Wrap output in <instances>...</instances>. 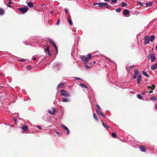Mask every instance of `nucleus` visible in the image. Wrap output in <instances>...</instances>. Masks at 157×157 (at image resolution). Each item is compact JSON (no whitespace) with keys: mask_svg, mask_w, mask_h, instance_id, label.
<instances>
[{"mask_svg":"<svg viewBox=\"0 0 157 157\" xmlns=\"http://www.w3.org/2000/svg\"><path fill=\"white\" fill-rule=\"evenodd\" d=\"M80 57L81 60L84 63H86L89 60L91 59V55L90 53H89L88 54L87 57L85 56H82Z\"/></svg>","mask_w":157,"mask_h":157,"instance_id":"nucleus-1","label":"nucleus"},{"mask_svg":"<svg viewBox=\"0 0 157 157\" xmlns=\"http://www.w3.org/2000/svg\"><path fill=\"white\" fill-rule=\"evenodd\" d=\"M60 92L61 93V96L67 98L70 97V94L64 90H60Z\"/></svg>","mask_w":157,"mask_h":157,"instance_id":"nucleus-2","label":"nucleus"},{"mask_svg":"<svg viewBox=\"0 0 157 157\" xmlns=\"http://www.w3.org/2000/svg\"><path fill=\"white\" fill-rule=\"evenodd\" d=\"M29 8L26 6H25L23 7H21L19 8L18 9V11L20 12L22 14H24L27 12Z\"/></svg>","mask_w":157,"mask_h":157,"instance_id":"nucleus-3","label":"nucleus"},{"mask_svg":"<svg viewBox=\"0 0 157 157\" xmlns=\"http://www.w3.org/2000/svg\"><path fill=\"white\" fill-rule=\"evenodd\" d=\"M151 85V86H147V87L148 88L149 90L147 91V93H152V90L155 89V86L153 85Z\"/></svg>","mask_w":157,"mask_h":157,"instance_id":"nucleus-4","label":"nucleus"},{"mask_svg":"<svg viewBox=\"0 0 157 157\" xmlns=\"http://www.w3.org/2000/svg\"><path fill=\"white\" fill-rule=\"evenodd\" d=\"M148 59H150L151 62H153L156 59V57L155 55L153 54H151L148 55Z\"/></svg>","mask_w":157,"mask_h":157,"instance_id":"nucleus-5","label":"nucleus"},{"mask_svg":"<svg viewBox=\"0 0 157 157\" xmlns=\"http://www.w3.org/2000/svg\"><path fill=\"white\" fill-rule=\"evenodd\" d=\"M96 5H98L99 7H101L103 6H105L108 5L107 4V3L105 2L95 3L94 4V6Z\"/></svg>","mask_w":157,"mask_h":157,"instance_id":"nucleus-6","label":"nucleus"},{"mask_svg":"<svg viewBox=\"0 0 157 157\" xmlns=\"http://www.w3.org/2000/svg\"><path fill=\"white\" fill-rule=\"evenodd\" d=\"M144 44H147L149 43V37L148 36H145L144 37Z\"/></svg>","mask_w":157,"mask_h":157,"instance_id":"nucleus-7","label":"nucleus"},{"mask_svg":"<svg viewBox=\"0 0 157 157\" xmlns=\"http://www.w3.org/2000/svg\"><path fill=\"white\" fill-rule=\"evenodd\" d=\"M26 3L28 6L30 8H32L33 6V3L31 1V0H27L26 1Z\"/></svg>","mask_w":157,"mask_h":157,"instance_id":"nucleus-8","label":"nucleus"},{"mask_svg":"<svg viewBox=\"0 0 157 157\" xmlns=\"http://www.w3.org/2000/svg\"><path fill=\"white\" fill-rule=\"evenodd\" d=\"M129 14V11L127 9H125L123 11V15H125L126 17H128L129 16H127Z\"/></svg>","mask_w":157,"mask_h":157,"instance_id":"nucleus-9","label":"nucleus"},{"mask_svg":"<svg viewBox=\"0 0 157 157\" xmlns=\"http://www.w3.org/2000/svg\"><path fill=\"white\" fill-rule=\"evenodd\" d=\"M61 101L62 102H69L70 101V100L69 99H67L65 98H63Z\"/></svg>","mask_w":157,"mask_h":157,"instance_id":"nucleus-10","label":"nucleus"},{"mask_svg":"<svg viewBox=\"0 0 157 157\" xmlns=\"http://www.w3.org/2000/svg\"><path fill=\"white\" fill-rule=\"evenodd\" d=\"M139 147L140 150L143 152H145L146 151V148L143 146H140Z\"/></svg>","mask_w":157,"mask_h":157,"instance_id":"nucleus-11","label":"nucleus"},{"mask_svg":"<svg viewBox=\"0 0 157 157\" xmlns=\"http://www.w3.org/2000/svg\"><path fill=\"white\" fill-rule=\"evenodd\" d=\"M151 68L153 70L156 69L157 68V63L155 64L151 65Z\"/></svg>","mask_w":157,"mask_h":157,"instance_id":"nucleus-12","label":"nucleus"},{"mask_svg":"<svg viewBox=\"0 0 157 157\" xmlns=\"http://www.w3.org/2000/svg\"><path fill=\"white\" fill-rule=\"evenodd\" d=\"M142 78V76L141 75H138L137 78V83L139 84Z\"/></svg>","mask_w":157,"mask_h":157,"instance_id":"nucleus-13","label":"nucleus"},{"mask_svg":"<svg viewBox=\"0 0 157 157\" xmlns=\"http://www.w3.org/2000/svg\"><path fill=\"white\" fill-rule=\"evenodd\" d=\"M52 44V46L55 48L56 50V54H57L58 53V48H57V47L56 46L55 43L54 42H53Z\"/></svg>","mask_w":157,"mask_h":157,"instance_id":"nucleus-14","label":"nucleus"},{"mask_svg":"<svg viewBox=\"0 0 157 157\" xmlns=\"http://www.w3.org/2000/svg\"><path fill=\"white\" fill-rule=\"evenodd\" d=\"M79 85L83 88H84L87 89H88V87L84 84L81 83Z\"/></svg>","mask_w":157,"mask_h":157,"instance_id":"nucleus-15","label":"nucleus"},{"mask_svg":"<svg viewBox=\"0 0 157 157\" xmlns=\"http://www.w3.org/2000/svg\"><path fill=\"white\" fill-rule=\"evenodd\" d=\"M64 85H65V84L63 83L59 84L57 86V90H58L59 88H63V87H62V86H63Z\"/></svg>","mask_w":157,"mask_h":157,"instance_id":"nucleus-16","label":"nucleus"},{"mask_svg":"<svg viewBox=\"0 0 157 157\" xmlns=\"http://www.w3.org/2000/svg\"><path fill=\"white\" fill-rule=\"evenodd\" d=\"M155 36L154 35H151L150 37L149 38L150 41L151 42H153L154 40L155 39Z\"/></svg>","mask_w":157,"mask_h":157,"instance_id":"nucleus-17","label":"nucleus"},{"mask_svg":"<svg viewBox=\"0 0 157 157\" xmlns=\"http://www.w3.org/2000/svg\"><path fill=\"white\" fill-rule=\"evenodd\" d=\"M142 73L143 75H144V76H146V77L148 78L149 77V75H148L147 73L145 71H143L142 72Z\"/></svg>","mask_w":157,"mask_h":157,"instance_id":"nucleus-18","label":"nucleus"},{"mask_svg":"<svg viewBox=\"0 0 157 157\" xmlns=\"http://www.w3.org/2000/svg\"><path fill=\"white\" fill-rule=\"evenodd\" d=\"M4 12H5L3 9L2 8H0V15H3L4 14Z\"/></svg>","mask_w":157,"mask_h":157,"instance_id":"nucleus-19","label":"nucleus"},{"mask_svg":"<svg viewBox=\"0 0 157 157\" xmlns=\"http://www.w3.org/2000/svg\"><path fill=\"white\" fill-rule=\"evenodd\" d=\"M97 113L100 115L104 116V114L100 111V110H96Z\"/></svg>","mask_w":157,"mask_h":157,"instance_id":"nucleus-20","label":"nucleus"},{"mask_svg":"<svg viewBox=\"0 0 157 157\" xmlns=\"http://www.w3.org/2000/svg\"><path fill=\"white\" fill-rule=\"evenodd\" d=\"M22 128L23 130L26 131L28 129V127L26 126H24L22 127Z\"/></svg>","mask_w":157,"mask_h":157,"instance_id":"nucleus-21","label":"nucleus"},{"mask_svg":"<svg viewBox=\"0 0 157 157\" xmlns=\"http://www.w3.org/2000/svg\"><path fill=\"white\" fill-rule=\"evenodd\" d=\"M54 67L58 66L59 67L60 66V64L59 63H54Z\"/></svg>","mask_w":157,"mask_h":157,"instance_id":"nucleus-22","label":"nucleus"},{"mask_svg":"<svg viewBox=\"0 0 157 157\" xmlns=\"http://www.w3.org/2000/svg\"><path fill=\"white\" fill-rule=\"evenodd\" d=\"M152 4V3L151 2H148L146 3V5L147 6H151Z\"/></svg>","mask_w":157,"mask_h":157,"instance_id":"nucleus-23","label":"nucleus"},{"mask_svg":"<svg viewBox=\"0 0 157 157\" xmlns=\"http://www.w3.org/2000/svg\"><path fill=\"white\" fill-rule=\"evenodd\" d=\"M84 67L86 69H90V67L89 65H84Z\"/></svg>","mask_w":157,"mask_h":157,"instance_id":"nucleus-24","label":"nucleus"},{"mask_svg":"<svg viewBox=\"0 0 157 157\" xmlns=\"http://www.w3.org/2000/svg\"><path fill=\"white\" fill-rule=\"evenodd\" d=\"M68 22H69V24L70 25H72V21L71 20V18H68Z\"/></svg>","mask_w":157,"mask_h":157,"instance_id":"nucleus-25","label":"nucleus"},{"mask_svg":"<svg viewBox=\"0 0 157 157\" xmlns=\"http://www.w3.org/2000/svg\"><path fill=\"white\" fill-rule=\"evenodd\" d=\"M102 124L104 127L106 128H109V126L106 125L104 122H102Z\"/></svg>","mask_w":157,"mask_h":157,"instance_id":"nucleus-26","label":"nucleus"},{"mask_svg":"<svg viewBox=\"0 0 157 157\" xmlns=\"http://www.w3.org/2000/svg\"><path fill=\"white\" fill-rule=\"evenodd\" d=\"M45 52L46 53H47L48 52L49 53V50L48 47H47L45 49H44Z\"/></svg>","mask_w":157,"mask_h":157,"instance_id":"nucleus-27","label":"nucleus"},{"mask_svg":"<svg viewBox=\"0 0 157 157\" xmlns=\"http://www.w3.org/2000/svg\"><path fill=\"white\" fill-rule=\"evenodd\" d=\"M127 5H128L125 2H123L121 4V6L123 7H126Z\"/></svg>","mask_w":157,"mask_h":157,"instance_id":"nucleus-28","label":"nucleus"},{"mask_svg":"<svg viewBox=\"0 0 157 157\" xmlns=\"http://www.w3.org/2000/svg\"><path fill=\"white\" fill-rule=\"evenodd\" d=\"M93 117H94V118L96 120L98 121V119L97 117V116L96 115V114L95 113H93Z\"/></svg>","mask_w":157,"mask_h":157,"instance_id":"nucleus-29","label":"nucleus"},{"mask_svg":"<svg viewBox=\"0 0 157 157\" xmlns=\"http://www.w3.org/2000/svg\"><path fill=\"white\" fill-rule=\"evenodd\" d=\"M113 138H115L117 136V135L114 132H113L111 134Z\"/></svg>","mask_w":157,"mask_h":157,"instance_id":"nucleus-30","label":"nucleus"},{"mask_svg":"<svg viewBox=\"0 0 157 157\" xmlns=\"http://www.w3.org/2000/svg\"><path fill=\"white\" fill-rule=\"evenodd\" d=\"M121 10V8H117L116 9V11L117 12H120Z\"/></svg>","mask_w":157,"mask_h":157,"instance_id":"nucleus-31","label":"nucleus"},{"mask_svg":"<svg viewBox=\"0 0 157 157\" xmlns=\"http://www.w3.org/2000/svg\"><path fill=\"white\" fill-rule=\"evenodd\" d=\"M150 98L151 100H155V101H156L157 100L156 98L155 97H151Z\"/></svg>","mask_w":157,"mask_h":157,"instance_id":"nucleus-32","label":"nucleus"},{"mask_svg":"<svg viewBox=\"0 0 157 157\" xmlns=\"http://www.w3.org/2000/svg\"><path fill=\"white\" fill-rule=\"evenodd\" d=\"M137 97L139 99H141L142 98V96L139 94H138L137 95Z\"/></svg>","mask_w":157,"mask_h":157,"instance_id":"nucleus-33","label":"nucleus"},{"mask_svg":"<svg viewBox=\"0 0 157 157\" xmlns=\"http://www.w3.org/2000/svg\"><path fill=\"white\" fill-rule=\"evenodd\" d=\"M134 74H136L137 75L139 73V71L137 69H135L134 71Z\"/></svg>","mask_w":157,"mask_h":157,"instance_id":"nucleus-34","label":"nucleus"},{"mask_svg":"<svg viewBox=\"0 0 157 157\" xmlns=\"http://www.w3.org/2000/svg\"><path fill=\"white\" fill-rule=\"evenodd\" d=\"M48 113L52 114V115H55V113H54V112H52L50 110H49L48 111Z\"/></svg>","mask_w":157,"mask_h":157,"instance_id":"nucleus-35","label":"nucleus"},{"mask_svg":"<svg viewBox=\"0 0 157 157\" xmlns=\"http://www.w3.org/2000/svg\"><path fill=\"white\" fill-rule=\"evenodd\" d=\"M62 128H63V129H67V128L66 127L65 125L63 124H62L61 126Z\"/></svg>","mask_w":157,"mask_h":157,"instance_id":"nucleus-36","label":"nucleus"},{"mask_svg":"<svg viewBox=\"0 0 157 157\" xmlns=\"http://www.w3.org/2000/svg\"><path fill=\"white\" fill-rule=\"evenodd\" d=\"M52 110L53 111V112H54V113L57 112V111L56 110V109L55 108H52Z\"/></svg>","mask_w":157,"mask_h":157,"instance_id":"nucleus-37","label":"nucleus"},{"mask_svg":"<svg viewBox=\"0 0 157 157\" xmlns=\"http://www.w3.org/2000/svg\"><path fill=\"white\" fill-rule=\"evenodd\" d=\"M26 68L28 70H29L31 69V68L29 66H28L26 67Z\"/></svg>","mask_w":157,"mask_h":157,"instance_id":"nucleus-38","label":"nucleus"},{"mask_svg":"<svg viewBox=\"0 0 157 157\" xmlns=\"http://www.w3.org/2000/svg\"><path fill=\"white\" fill-rule=\"evenodd\" d=\"M96 106L97 108V110H100V106L98 104L96 105Z\"/></svg>","mask_w":157,"mask_h":157,"instance_id":"nucleus-39","label":"nucleus"},{"mask_svg":"<svg viewBox=\"0 0 157 157\" xmlns=\"http://www.w3.org/2000/svg\"><path fill=\"white\" fill-rule=\"evenodd\" d=\"M25 60L23 59H19L18 61L19 62H23L25 61Z\"/></svg>","mask_w":157,"mask_h":157,"instance_id":"nucleus-40","label":"nucleus"},{"mask_svg":"<svg viewBox=\"0 0 157 157\" xmlns=\"http://www.w3.org/2000/svg\"><path fill=\"white\" fill-rule=\"evenodd\" d=\"M137 76V75H136V74H134L133 75V79L136 78Z\"/></svg>","mask_w":157,"mask_h":157,"instance_id":"nucleus-41","label":"nucleus"},{"mask_svg":"<svg viewBox=\"0 0 157 157\" xmlns=\"http://www.w3.org/2000/svg\"><path fill=\"white\" fill-rule=\"evenodd\" d=\"M48 41L51 44H52L54 42L52 40L50 39H49V40Z\"/></svg>","mask_w":157,"mask_h":157,"instance_id":"nucleus-42","label":"nucleus"},{"mask_svg":"<svg viewBox=\"0 0 157 157\" xmlns=\"http://www.w3.org/2000/svg\"><path fill=\"white\" fill-rule=\"evenodd\" d=\"M117 0H111V2L113 3H115L117 2Z\"/></svg>","mask_w":157,"mask_h":157,"instance_id":"nucleus-43","label":"nucleus"},{"mask_svg":"<svg viewBox=\"0 0 157 157\" xmlns=\"http://www.w3.org/2000/svg\"><path fill=\"white\" fill-rule=\"evenodd\" d=\"M135 67V65H132L131 66H130V67H129V69H131L132 68H133V67Z\"/></svg>","mask_w":157,"mask_h":157,"instance_id":"nucleus-44","label":"nucleus"},{"mask_svg":"<svg viewBox=\"0 0 157 157\" xmlns=\"http://www.w3.org/2000/svg\"><path fill=\"white\" fill-rule=\"evenodd\" d=\"M75 80H80L81 79L78 78V77H75Z\"/></svg>","mask_w":157,"mask_h":157,"instance_id":"nucleus-45","label":"nucleus"},{"mask_svg":"<svg viewBox=\"0 0 157 157\" xmlns=\"http://www.w3.org/2000/svg\"><path fill=\"white\" fill-rule=\"evenodd\" d=\"M59 21H60L59 19V18L57 21V23H56L57 25H58L59 24Z\"/></svg>","mask_w":157,"mask_h":157,"instance_id":"nucleus-46","label":"nucleus"},{"mask_svg":"<svg viewBox=\"0 0 157 157\" xmlns=\"http://www.w3.org/2000/svg\"><path fill=\"white\" fill-rule=\"evenodd\" d=\"M65 11L66 12V13H67L68 12V10L67 9V8H65Z\"/></svg>","mask_w":157,"mask_h":157,"instance_id":"nucleus-47","label":"nucleus"},{"mask_svg":"<svg viewBox=\"0 0 157 157\" xmlns=\"http://www.w3.org/2000/svg\"><path fill=\"white\" fill-rule=\"evenodd\" d=\"M66 130L67 131V134H69V129H68V128H67V129H66Z\"/></svg>","mask_w":157,"mask_h":157,"instance_id":"nucleus-48","label":"nucleus"},{"mask_svg":"<svg viewBox=\"0 0 157 157\" xmlns=\"http://www.w3.org/2000/svg\"><path fill=\"white\" fill-rule=\"evenodd\" d=\"M36 59V57H33V59L34 60H35Z\"/></svg>","mask_w":157,"mask_h":157,"instance_id":"nucleus-49","label":"nucleus"},{"mask_svg":"<svg viewBox=\"0 0 157 157\" xmlns=\"http://www.w3.org/2000/svg\"><path fill=\"white\" fill-rule=\"evenodd\" d=\"M24 43H25V44L27 45H30V43H25V42H24Z\"/></svg>","mask_w":157,"mask_h":157,"instance_id":"nucleus-50","label":"nucleus"},{"mask_svg":"<svg viewBox=\"0 0 157 157\" xmlns=\"http://www.w3.org/2000/svg\"><path fill=\"white\" fill-rule=\"evenodd\" d=\"M47 53L49 56H51V55H52V54L50 52V51H49V53H48V52Z\"/></svg>","mask_w":157,"mask_h":157,"instance_id":"nucleus-51","label":"nucleus"},{"mask_svg":"<svg viewBox=\"0 0 157 157\" xmlns=\"http://www.w3.org/2000/svg\"><path fill=\"white\" fill-rule=\"evenodd\" d=\"M37 128H38L39 129H41V127L40 126H37Z\"/></svg>","mask_w":157,"mask_h":157,"instance_id":"nucleus-52","label":"nucleus"},{"mask_svg":"<svg viewBox=\"0 0 157 157\" xmlns=\"http://www.w3.org/2000/svg\"><path fill=\"white\" fill-rule=\"evenodd\" d=\"M146 92H142V94H141L142 95H144L145 94Z\"/></svg>","mask_w":157,"mask_h":157,"instance_id":"nucleus-53","label":"nucleus"},{"mask_svg":"<svg viewBox=\"0 0 157 157\" xmlns=\"http://www.w3.org/2000/svg\"><path fill=\"white\" fill-rule=\"evenodd\" d=\"M11 0H10L9 1V2H8V4H11V3H12V1H11Z\"/></svg>","mask_w":157,"mask_h":157,"instance_id":"nucleus-54","label":"nucleus"},{"mask_svg":"<svg viewBox=\"0 0 157 157\" xmlns=\"http://www.w3.org/2000/svg\"><path fill=\"white\" fill-rule=\"evenodd\" d=\"M13 120L14 122H16L17 121L16 119L15 118H14L13 119Z\"/></svg>","mask_w":157,"mask_h":157,"instance_id":"nucleus-55","label":"nucleus"},{"mask_svg":"<svg viewBox=\"0 0 157 157\" xmlns=\"http://www.w3.org/2000/svg\"><path fill=\"white\" fill-rule=\"evenodd\" d=\"M53 12H54V11H53V10H51V11H50V13H51L52 14V13H53Z\"/></svg>","mask_w":157,"mask_h":157,"instance_id":"nucleus-56","label":"nucleus"},{"mask_svg":"<svg viewBox=\"0 0 157 157\" xmlns=\"http://www.w3.org/2000/svg\"><path fill=\"white\" fill-rule=\"evenodd\" d=\"M7 6L9 7H11V5H10V4H9L7 5Z\"/></svg>","mask_w":157,"mask_h":157,"instance_id":"nucleus-57","label":"nucleus"},{"mask_svg":"<svg viewBox=\"0 0 157 157\" xmlns=\"http://www.w3.org/2000/svg\"><path fill=\"white\" fill-rule=\"evenodd\" d=\"M110 0H104V1H105V2H109L110 1Z\"/></svg>","mask_w":157,"mask_h":157,"instance_id":"nucleus-58","label":"nucleus"},{"mask_svg":"<svg viewBox=\"0 0 157 157\" xmlns=\"http://www.w3.org/2000/svg\"><path fill=\"white\" fill-rule=\"evenodd\" d=\"M106 8H108V9H110V8H109V6H106Z\"/></svg>","mask_w":157,"mask_h":157,"instance_id":"nucleus-59","label":"nucleus"},{"mask_svg":"<svg viewBox=\"0 0 157 157\" xmlns=\"http://www.w3.org/2000/svg\"><path fill=\"white\" fill-rule=\"evenodd\" d=\"M56 133L57 134H59V132H56Z\"/></svg>","mask_w":157,"mask_h":157,"instance_id":"nucleus-60","label":"nucleus"},{"mask_svg":"<svg viewBox=\"0 0 157 157\" xmlns=\"http://www.w3.org/2000/svg\"><path fill=\"white\" fill-rule=\"evenodd\" d=\"M138 3H139V4H140V5H141V2H138Z\"/></svg>","mask_w":157,"mask_h":157,"instance_id":"nucleus-61","label":"nucleus"},{"mask_svg":"<svg viewBox=\"0 0 157 157\" xmlns=\"http://www.w3.org/2000/svg\"><path fill=\"white\" fill-rule=\"evenodd\" d=\"M103 117H106V116H105L104 114V116H102Z\"/></svg>","mask_w":157,"mask_h":157,"instance_id":"nucleus-62","label":"nucleus"},{"mask_svg":"<svg viewBox=\"0 0 157 157\" xmlns=\"http://www.w3.org/2000/svg\"><path fill=\"white\" fill-rule=\"evenodd\" d=\"M156 108L157 109V104L156 105Z\"/></svg>","mask_w":157,"mask_h":157,"instance_id":"nucleus-63","label":"nucleus"},{"mask_svg":"<svg viewBox=\"0 0 157 157\" xmlns=\"http://www.w3.org/2000/svg\"><path fill=\"white\" fill-rule=\"evenodd\" d=\"M155 48L156 49H157V45L156 46Z\"/></svg>","mask_w":157,"mask_h":157,"instance_id":"nucleus-64","label":"nucleus"}]
</instances>
